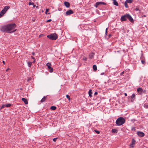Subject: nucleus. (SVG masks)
Segmentation results:
<instances>
[{"label":"nucleus","instance_id":"obj_1","mask_svg":"<svg viewBox=\"0 0 148 148\" xmlns=\"http://www.w3.org/2000/svg\"><path fill=\"white\" fill-rule=\"evenodd\" d=\"M125 122V119L121 117L117 119L116 123L118 126H120L124 124Z\"/></svg>","mask_w":148,"mask_h":148},{"label":"nucleus","instance_id":"obj_2","mask_svg":"<svg viewBox=\"0 0 148 148\" xmlns=\"http://www.w3.org/2000/svg\"><path fill=\"white\" fill-rule=\"evenodd\" d=\"M7 26L9 30L8 33L13 32L16 31V30H14L16 27V25L14 23L8 25Z\"/></svg>","mask_w":148,"mask_h":148},{"label":"nucleus","instance_id":"obj_3","mask_svg":"<svg viewBox=\"0 0 148 148\" xmlns=\"http://www.w3.org/2000/svg\"><path fill=\"white\" fill-rule=\"evenodd\" d=\"M47 37L52 40H56L58 36L56 34L53 33L47 35Z\"/></svg>","mask_w":148,"mask_h":148},{"label":"nucleus","instance_id":"obj_4","mask_svg":"<svg viewBox=\"0 0 148 148\" xmlns=\"http://www.w3.org/2000/svg\"><path fill=\"white\" fill-rule=\"evenodd\" d=\"M10 8L9 6H5L0 13V17L3 16Z\"/></svg>","mask_w":148,"mask_h":148},{"label":"nucleus","instance_id":"obj_5","mask_svg":"<svg viewBox=\"0 0 148 148\" xmlns=\"http://www.w3.org/2000/svg\"><path fill=\"white\" fill-rule=\"evenodd\" d=\"M0 30L3 32L8 33V30L7 25L1 26L0 28Z\"/></svg>","mask_w":148,"mask_h":148},{"label":"nucleus","instance_id":"obj_6","mask_svg":"<svg viewBox=\"0 0 148 148\" xmlns=\"http://www.w3.org/2000/svg\"><path fill=\"white\" fill-rule=\"evenodd\" d=\"M51 64L50 63H47L46 64L47 66L48 67V71L50 73H52L53 71V69L51 66Z\"/></svg>","mask_w":148,"mask_h":148},{"label":"nucleus","instance_id":"obj_7","mask_svg":"<svg viewBox=\"0 0 148 148\" xmlns=\"http://www.w3.org/2000/svg\"><path fill=\"white\" fill-rule=\"evenodd\" d=\"M106 3L103 2H98L96 3L95 6L96 8H97L98 5H106Z\"/></svg>","mask_w":148,"mask_h":148},{"label":"nucleus","instance_id":"obj_8","mask_svg":"<svg viewBox=\"0 0 148 148\" xmlns=\"http://www.w3.org/2000/svg\"><path fill=\"white\" fill-rule=\"evenodd\" d=\"M74 13L73 11L71 10H70L66 12V15H69L71 14H73Z\"/></svg>","mask_w":148,"mask_h":148},{"label":"nucleus","instance_id":"obj_9","mask_svg":"<svg viewBox=\"0 0 148 148\" xmlns=\"http://www.w3.org/2000/svg\"><path fill=\"white\" fill-rule=\"evenodd\" d=\"M127 14L121 17V21H124L127 20Z\"/></svg>","mask_w":148,"mask_h":148},{"label":"nucleus","instance_id":"obj_10","mask_svg":"<svg viewBox=\"0 0 148 148\" xmlns=\"http://www.w3.org/2000/svg\"><path fill=\"white\" fill-rule=\"evenodd\" d=\"M137 134L140 137H142L145 136L144 133L140 131H138L137 132Z\"/></svg>","mask_w":148,"mask_h":148},{"label":"nucleus","instance_id":"obj_11","mask_svg":"<svg viewBox=\"0 0 148 148\" xmlns=\"http://www.w3.org/2000/svg\"><path fill=\"white\" fill-rule=\"evenodd\" d=\"M127 18H128L131 22H132L134 21L133 19L130 15L127 14Z\"/></svg>","mask_w":148,"mask_h":148},{"label":"nucleus","instance_id":"obj_12","mask_svg":"<svg viewBox=\"0 0 148 148\" xmlns=\"http://www.w3.org/2000/svg\"><path fill=\"white\" fill-rule=\"evenodd\" d=\"M137 91L139 94H142L143 93V89L142 88L139 87L137 89Z\"/></svg>","mask_w":148,"mask_h":148},{"label":"nucleus","instance_id":"obj_13","mask_svg":"<svg viewBox=\"0 0 148 148\" xmlns=\"http://www.w3.org/2000/svg\"><path fill=\"white\" fill-rule=\"evenodd\" d=\"M95 55V53L93 52L90 53L89 55L88 58L90 59L93 58Z\"/></svg>","mask_w":148,"mask_h":148},{"label":"nucleus","instance_id":"obj_14","mask_svg":"<svg viewBox=\"0 0 148 148\" xmlns=\"http://www.w3.org/2000/svg\"><path fill=\"white\" fill-rule=\"evenodd\" d=\"M22 100L24 102L25 104H27L28 103V101L26 99L24 98H22Z\"/></svg>","mask_w":148,"mask_h":148},{"label":"nucleus","instance_id":"obj_15","mask_svg":"<svg viewBox=\"0 0 148 148\" xmlns=\"http://www.w3.org/2000/svg\"><path fill=\"white\" fill-rule=\"evenodd\" d=\"M64 4L67 8H69L70 7V3L68 2H64Z\"/></svg>","mask_w":148,"mask_h":148},{"label":"nucleus","instance_id":"obj_16","mask_svg":"<svg viewBox=\"0 0 148 148\" xmlns=\"http://www.w3.org/2000/svg\"><path fill=\"white\" fill-rule=\"evenodd\" d=\"M113 1V3L114 5L117 6L119 5V4L116 1V0H112Z\"/></svg>","mask_w":148,"mask_h":148},{"label":"nucleus","instance_id":"obj_17","mask_svg":"<svg viewBox=\"0 0 148 148\" xmlns=\"http://www.w3.org/2000/svg\"><path fill=\"white\" fill-rule=\"evenodd\" d=\"M135 95L134 94H133L131 96V100L132 102H133V101L134 100V99L135 98Z\"/></svg>","mask_w":148,"mask_h":148},{"label":"nucleus","instance_id":"obj_18","mask_svg":"<svg viewBox=\"0 0 148 148\" xmlns=\"http://www.w3.org/2000/svg\"><path fill=\"white\" fill-rule=\"evenodd\" d=\"M46 98H47L45 96H44V97L41 100V101H40L41 102V103H43V102H44L45 101V100Z\"/></svg>","mask_w":148,"mask_h":148},{"label":"nucleus","instance_id":"obj_19","mask_svg":"<svg viewBox=\"0 0 148 148\" xmlns=\"http://www.w3.org/2000/svg\"><path fill=\"white\" fill-rule=\"evenodd\" d=\"M92 91L91 90H90L88 91L89 95L90 97H92Z\"/></svg>","mask_w":148,"mask_h":148},{"label":"nucleus","instance_id":"obj_20","mask_svg":"<svg viewBox=\"0 0 148 148\" xmlns=\"http://www.w3.org/2000/svg\"><path fill=\"white\" fill-rule=\"evenodd\" d=\"M112 132L114 133H117L118 132V130L116 129H113L112 130Z\"/></svg>","mask_w":148,"mask_h":148},{"label":"nucleus","instance_id":"obj_21","mask_svg":"<svg viewBox=\"0 0 148 148\" xmlns=\"http://www.w3.org/2000/svg\"><path fill=\"white\" fill-rule=\"evenodd\" d=\"M93 69L94 71H95L97 70V66L96 65H94L93 66Z\"/></svg>","mask_w":148,"mask_h":148},{"label":"nucleus","instance_id":"obj_22","mask_svg":"<svg viewBox=\"0 0 148 148\" xmlns=\"http://www.w3.org/2000/svg\"><path fill=\"white\" fill-rule=\"evenodd\" d=\"M28 66L29 67H30L31 66L32 62H27Z\"/></svg>","mask_w":148,"mask_h":148},{"label":"nucleus","instance_id":"obj_23","mask_svg":"<svg viewBox=\"0 0 148 148\" xmlns=\"http://www.w3.org/2000/svg\"><path fill=\"white\" fill-rule=\"evenodd\" d=\"M125 1L127 3H131L133 2V0H126Z\"/></svg>","mask_w":148,"mask_h":148},{"label":"nucleus","instance_id":"obj_24","mask_svg":"<svg viewBox=\"0 0 148 148\" xmlns=\"http://www.w3.org/2000/svg\"><path fill=\"white\" fill-rule=\"evenodd\" d=\"M4 106H5L7 107H9L11 106V104L8 103L5 105H4Z\"/></svg>","mask_w":148,"mask_h":148},{"label":"nucleus","instance_id":"obj_25","mask_svg":"<svg viewBox=\"0 0 148 148\" xmlns=\"http://www.w3.org/2000/svg\"><path fill=\"white\" fill-rule=\"evenodd\" d=\"M51 108L52 110H55L56 109V108L55 106H52L51 107Z\"/></svg>","mask_w":148,"mask_h":148},{"label":"nucleus","instance_id":"obj_26","mask_svg":"<svg viewBox=\"0 0 148 148\" xmlns=\"http://www.w3.org/2000/svg\"><path fill=\"white\" fill-rule=\"evenodd\" d=\"M124 5L125 8H128V4H127V3L126 2V1H125V2L124 3Z\"/></svg>","mask_w":148,"mask_h":148},{"label":"nucleus","instance_id":"obj_27","mask_svg":"<svg viewBox=\"0 0 148 148\" xmlns=\"http://www.w3.org/2000/svg\"><path fill=\"white\" fill-rule=\"evenodd\" d=\"M49 10L48 9H46V10L45 11V13L46 14H50V13H47V12H48Z\"/></svg>","mask_w":148,"mask_h":148},{"label":"nucleus","instance_id":"obj_28","mask_svg":"<svg viewBox=\"0 0 148 148\" xmlns=\"http://www.w3.org/2000/svg\"><path fill=\"white\" fill-rule=\"evenodd\" d=\"M135 142H136V141H135V140L134 139H133L132 140V144H133L134 145V144H135Z\"/></svg>","mask_w":148,"mask_h":148},{"label":"nucleus","instance_id":"obj_29","mask_svg":"<svg viewBox=\"0 0 148 148\" xmlns=\"http://www.w3.org/2000/svg\"><path fill=\"white\" fill-rule=\"evenodd\" d=\"M136 130L135 127H132L131 128V130L132 131H135Z\"/></svg>","mask_w":148,"mask_h":148},{"label":"nucleus","instance_id":"obj_30","mask_svg":"<svg viewBox=\"0 0 148 148\" xmlns=\"http://www.w3.org/2000/svg\"><path fill=\"white\" fill-rule=\"evenodd\" d=\"M141 63L143 64H144L145 63V61L144 60H141Z\"/></svg>","mask_w":148,"mask_h":148},{"label":"nucleus","instance_id":"obj_31","mask_svg":"<svg viewBox=\"0 0 148 148\" xmlns=\"http://www.w3.org/2000/svg\"><path fill=\"white\" fill-rule=\"evenodd\" d=\"M83 60L84 61H86L87 60V58L85 57H84Z\"/></svg>","mask_w":148,"mask_h":148},{"label":"nucleus","instance_id":"obj_32","mask_svg":"<svg viewBox=\"0 0 148 148\" xmlns=\"http://www.w3.org/2000/svg\"><path fill=\"white\" fill-rule=\"evenodd\" d=\"M66 98L68 99H69V100H70V96L69 95H66Z\"/></svg>","mask_w":148,"mask_h":148},{"label":"nucleus","instance_id":"obj_33","mask_svg":"<svg viewBox=\"0 0 148 148\" xmlns=\"http://www.w3.org/2000/svg\"><path fill=\"white\" fill-rule=\"evenodd\" d=\"M135 10L136 11H140V10L139 8H138L137 7H136L135 9Z\"/></svg>","mask_w":148,"mask_h":148},{"label":"nucleus","instance_id":"obj_34","mask_svg":"<svg viewBox=\"0 0 148 148\" xmlns=\"http://www.w3.org/2000/svg\"><path fill=\"white\" fill-rule=\"evenodd\" d=\"M95 132L97 133V134H99L100 133V132L98 130H95Z\"/></svg>","mask_w":148,"mask_h":148},{"label":"nucleus","instance_id":"obj_35","mask_svg":"<svg viewBox=\"0 0 148 148\" xmlns=\"http://www.w3.org/2000/svg\"><path fill=\"white\" fill-rule=\"evenodd\" d=\"M57 138H54L53 140V141H54V142H56V140H57Z\"/></svg>","mask_w":148,"mask_h":148},{"label":"nucleus","instance_id":"obj_36","mask_svg":"<svg viewBox=\"0 0 148 148\" xmlns=\"http://www.w3.org/2000/svg\"><path fill=\"white\" fill-rule=\"evenodd\" d=\"M51 21V19H49L47 21V22H50V21Z\"/></svg>","mask_w":148,"mask_h":148},{"label":"nucleus","instance_id":"obj_37","mask_svg":"<svg viewBox=\"0 0 148 148\" xmlns=\"http://www.w3.org/2000/svg\"><path fill=\"white\" fill-rule=\"evenodd\" d=\"M32 5H33L34 8L36 7V5H34V3H32Z\"/></svg>","mask_w":148,"mask_h":148},{"label":"nucleus","instance_id":"obj_38","mask_svg":"<svg viewBox=\"0 0 148 148\" xmlns=\"http://www.w3.org/2000/svg\"><path fill=\"white\" fill-rule=\"evenodd\" d=\"M133 145L132 144H131L130 145V146L132 147H134V146H133Z\"/></svg>","mask_w":148,"mask_h":148},{"label":"nucleus","instance_id":"obj_39","mask_svg":"<svg viewBox=\"0 0 148 148\" xmlns=\"http://www.w3.org/2000/svg\"><path fill=\"white\" fill-rule=\"evenodd\" d=\"M32 3L31 2H29V5H32Z\"/></svg>","mask_w":148,"mask_h":148},{"label":"nucleus","instance_id":"obj_40","mask_svg":"<svg viewBox=\"0 0 148 148\" xmlns=\"http://www.w3.org/2000/svg\"><path fill=\"white\" fill-rule=\"evenodd\" d=\"M108 28H106V33H107V30H108Z\"/></svg>","mask_w":148,"mask_h":148},{"label":"nucleus","instance_id":"obj_41","mask_svg":"<svg viewBox=\"0 0 148 148\" xmlns=\"http://www.w3.org/2000/svg\"><path fill=\"white\" fill-rule=\"evenodd\" d=\"M98 94V93L97 92H95V93H94V95H97Z\"/></svg>","mask_w":148,"mask_h":148},{"label":"nucleus","instance_id":"obj_42","mask_svg":"<svg viewBox=\"0 0 148 148\" xmlns=\"http://www.w3.org/2000/svg\"><path fill=\"white\" fill-rule=\"evenodd\" d=\"M31 58H32V59H34H34H35V58H34V57H33V56H31Z\"/></svg>","mask_w":148,"mask_h":148},{"label":"nucleus","instance_id":"obj_43","mask_svg":"<svg viewBox=\"0 0 148 148\" xmlns=\"http://www.w3.org/2000/svg\"><path fill=\"white\" fill-rule=\"evenodd\" d=\"M124 73V72H122L121 73V75H122Z\"/></svg>","mask_w":148,"mask_h":148},{"label":"nucleus","instance_id":"obj_44","mask_svg":"<svg viewBox=\"0 0 148 148\" xmlns=\"http://www.w3.org/2000/svg\"><path fill=\"white\" fill-rule=\"evenodd\" d=\"M124 94V95H125V96H127V94L126 93H125Z\"/></svg>","mask_w":148,"mask_h":148},{"label":"nucleus","instance_id":"obj_45","mask_svg":"<svg viewBox=\"0 0 148 148\" xmlns=\"http://www.w3.org/2000/svg\"><path fill=\"white\" fill-rule=\"evenodd\" d=\"M104 73H101V75H104Z\"/></svg>","mask_w":148,"mask_h":148},{"label":"nucleus","instance_id":"obj_46","mask_svg":"<svg viewBox=\"0 0 148 148\" xmlns=\"http://www.w3.org/2000/svg\"><path fill=\"white\" fill-rule=\"evenodd\" d=\"M32 55H34L35 54V53L34 52H33L32 53Z\"/></svg>","mask_w":148,"mask_h":148},{"label":"nucleus","instance_id":"obj_47","mask_svg":"<svg viewBox=\"0 0 148 148\" xmlns=\"http://www.w3.org/2000/svg\"><path fill=\"white\" fill-rule=\"evenodd\" d=\"M10 69L8 68V69H7L6 70V72H7V71H8V70H10Z\"/></svg>","mask_w":148,"mask_h":148},{"label":"nucleus","instance_id":"obj_48","mask_svg":"<svg viewBox=\"0 0 148 148\" xmlns=\"http://www.w3.org/2000/svg\"><path fill=\"white\" fill-rule=\"evenodd\" d=\"M5 106H4V105L3 106L1 107V108H4V107Z\"/></svg>","mask_w":148,"mask_h":148},{"label":"nucleus","instance_id":"obj_49","mask_svg":"<svg viewBox=\"0 0 148 148\" xmlns=\"http://www.w3.org/2000/svg\"><path fill=\"white\" fill-rule=\"evenodd\" d=\"M3 64H5V61H3Z\"/></svg>","mask_w":148,"mask_h":148},{"label":"nucleus","instance_id":"obj_50","mask_svg":"<svg viewBox=\"0 0 148 148\" xmlns=\"http://www.w3.org/2000/svg\"><path fill=\"white\" fill-rule=\"evenodd\" d=\"M111 36V34H109V37H110V36Z\"/></svg>","mask_w":148,"mask_h":148},{"label":"nucleus","instance_id":"obj_51","mask_svg":"<svg viewBox=\"0 0 148 148\" xmlns=\"http://www.w3.org/2000/svg\"><path fill=\"white\" fill-rule=\"evenodd\" d=\"M38 6H36V8H38Z\"/></svg>","mask_w":148,"mask_h":148},{"label":"nucleus","instance_id":"obj_52","mask_svg":"<svg viewBox=\"0 0 148 148\" xmlns=\"http://www.w3.org/2000/svg\"><path fill=\"white\" fill-rule=\"evenodd\" d=\"M35 62V60H34V61H33V62Z\"/></svg>","mask_w":148,"mask_h":148},{"label":"nucleus","instance_id":"obj_53","mask_svg":"<svg viewBox=\"0 0 148 148\" xmlns=\"http://www.w3.org/2000/svg\"><path fill=\"white\" fill-rule=\"evenodd\" d=\"M144 17H145V16H145V15H144Z\"/></svg>","mask_w":148,"mask_h":148}]
</instances>
